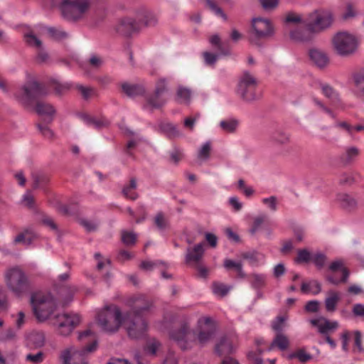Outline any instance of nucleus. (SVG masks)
<instances>
[{
  "instance_id": "nucleus-1",
  "label": "nucleus",
  "mask_w": 364,
  "mask_h": 364,
  "mask_svg": "<svg viewBox=\"0 0 364 364\" xmlns=\"http://www.w3.org/2000/svg\"><path fill=\"white\" fill-rule=\"evenodd\" d=\"M58 298H55L50 291H38L33 292L30 296V304L36 318L40 321L47 320L58 306V301L66 305L73 300L76 291L74 286L64 284H55Z\"/></svg>"
},
{
  "instance_id": "nucleus-2",
  "label": "nucleus",
  "mask_w": 364,
  "mask_h": 364,
  "mask_svg": "<svg viewBox=\"0 0 364 364\" xmlns=\"http://www.w3.org/2000/svg\"><path fill=\"white\" fill-rule=\"evenodd\" d=\"M125 305L129 308L124 328L128 336L132 339H141L146 336L149 325L142 314L149 311L152 303L143 295H135L129 297Z\"/></svg>"
},
{
  "instance_id": "nucleus-3",
  "label": "nucleus",
  "mask_w": 364,
  "mask_h": 364,
  "mask_svg": "<svg viewBox=\"0 0 364 364\" xmlns=\"http://www.w3.org/2000/svg\"><path fill=\"white\" fill-rule=\"evenodd\" d=\"M197 336L190 326L185 323L178 329L170 332V338L174 341L183 350L193 348L197 343L203 346L213 338L215 332V325L210 317L203 316L197 322Z\"/></svg>"
},
{
  "instance_id": "nucleus-4",
  "label": "nucleus",
  "mask_w": 364,
  "mask_h": 364,
  "mask_svg": "<svg viewBox=\"0 0 364 364\" xmlns=\"http://www.w3.org/2000/svg\"><path fill=\"white\" fill-rule=\"evenodd\" d=\"M127 311L123 313L117 305H107L98 310L96 321L100 328L107 333H115L124 326Z\"/></svg>"
},
{
  "instance_id": "nucleus-5",
  "label": "nucleus",
  "mask_w": 364,
  "mask_h": 364,
  "mask_svg": "<svg viewBox=\"0 0 364 364\" xmlns=\"http://www.w3.org/2000/svg\"><path fill=\"white\" fill-rule=\"evenodd\" d=\"M97 348L96 341L81 349L73 345L66 346L59 352V362L60 364H89L87 356L95 351Z\"/></svg>"
},
{
  "instance_id": "nucleus-6",
  "label": "nucleus",
  "mask_w": 364,
  "mask_h": 364,
  "mask_svg": "<svg viewBox=\"0 0 364 364\" xmlns=\"http://www.w3.org/2000/svg\"><path fill=\"white\" fill-rule=\"evenodd\" d=\"M4 281L8 289L15 296H21L29 288V279L19 267L8 268L4 272Z\"/></svg>"
},
{
  "instance_id": "nucleus-7",
  "label": "nucleus",
  "mask_w": 364,
  "mask_h": 364,
  "mask_svg": "<svg viewBox=\"0 0 364 364\" xmlns=\"http://www.w3.org/2000/svg\"><path fill=\"white\" fill-rule=\"evenodd\" d=\"M257 84V80L253 74L244 71L239 76L236 93L245 102L257 100L261 97V93L256 90Z\"/></svg>"
},
{
  "instance_id": "nucleus-8",
  "label": "nucleus",
  "mask_w": 364,
  "mask_h": 364,
  "mask_svg": "<svg viewBox=\"0 0 364 364\" xmlns=\"http://www.w3.org/2000/svg\"><path fill=\"white\" fill-rule=\"evenodd\" d=\"M54 4L65 18L71 20L80 19L90 8V0H54Z\"/></svg>"
},
{
  "instance_id": "nucleus-9",
  "label": "nucleus",
  "mask_w": 364,
  "mask_h": 364,
  "mask_svg": "<svg viewBox=\"0 0 364 364\" xmlns=\"http://www.w3.org/2000/svg\"><path fill=\"white\" fill-rule=\"evenodd\" d=\"M334 50L341 56H348L354 53L358 48L356 38L347 32H338L331 40Z\"/></svg>"
},
{
  "instance_id": "nucleus-10",
  "label": "nucleus",
  "mask_w": 364,
  "mask_h": 364,
  "mask_svg": "<svg viewBox=\"0 0 364 364\" xmlns=\"http://www.w3.org/2000/svg\"><path fill=\"white\" fill-rule=\"evenodd\" d=\"M80 314L75 312L58 314L54 319V326L60 336H69L82 322Z\"/></svg>"
},
{
  "instance_id": "nucleus-11",
  "label": "nucleus",
  "mask_w": 364,
  "mask_h": 364,
  "mask_svg": "<svg viewBox=\"0 0 364 364\" xmlns=\"http://www.w3.org/2000/svg\"><path fill=\"white\" fill-rule=\"evenodd\" d=\"M22 93L16 97L25 105L28 104L33 99L43 97L48 95L47 90L38 84L36 80H28L21 88Z\"/></svg>"
},
{
  "instance_id": "nucleus-12",
  "label": "nucleus",
  "mask_w": 364,
  "mask_h": 364,
  "mask_svg": "<svg viewBox=\"0 0 364 364\" xmlns=\"http://www.w3.org/2000/svg\"><path fill=\"white\" fill-rule=\"evenodd\" d=\"M333 22V16L328 11H316L308 17L306 26L314 31H321L328 28Z\"/></svg>"
},
{
  "instance_id": "nucleus-13",
  "label": "nucleus",
  "mask_w": 364,
  "mask_h": 364,
  "mask_svg": "<svg viewBox=\"0 0 364 364\" xmlns=\"http://www.w3.org/2000/svg\"><path fill=\"white\" fill-rule=\"evenodd\" d=\"M167 90V83L165 79H159L156 84L154 95L146 99L143 108L150 111L163 106L166 101L161 97V95Z\"/></svg>"
},
{
  "instance_id": "nucleus-14",
  "label": "nucleus",
  "mask_w": 364,
  "mask_h": 364,
  "mask_svg": "<svg viewBox=\"0 0 364 364\" xmlns=\"http://www.w3.org/2000/svg\"><path fill=\"white\" fill-rule=\"evenodd\" d=\"M252 28L256 37L265 38L274 33V28L268 18L257 17L252 20Z\"/></svg>"
},
{
  "instance_id": "nucleus-15",
  "label": "nucleus",
  "mask_w": 364,
  "mask_h": 364,
  "mask_svg": "<svg viewBox=\"0 0 364 364\" xmlns=\"http://www.w3.org/2000/svg\"><path fill=\"white\" fill-rule=\"evenodd\" d=\"M140 29V25L138 23L136 18L134 19L131 17L122 18L116 26V31L122 35H130L133 32Z\"/></svg>"
},
{
  "instance_id": "nucleus-16",
  "label": "nucleus",
  "mask_w": 364,
  "mask_h": 364,
  "mask_svg": "<svg viewBox=\"0 0 364 364\" xmlns=\"http://www.w3.org/2000/svg\"><path fill=\"white\" fill-rule=\"evenodd\" d=\"M309 321L312 326L317 327L318 331L322 334H326L339 326L338 321H330L323 316L311 319Z\"/></svg>"
},
{
  "instance_id": "nucleus-17",
  "label": "nucleus",
  "mask_w": 364,
  "mask_h": 364,
  "mask_svg": "<svg viewBox=\"0 0 364 364\" xmlns=\"http://www.w3.org/2000/svg\"><path fill=\"white\" fill-rule=\"evenodd\" d=\"M311 61L318 68H324L329 64V57L326 52L318 48H312L309 52Z\"/></svg>"
},
{
  "instance_id": "nucleus-18",
  "label": "nucleus",
  "mask_w": 364,
  "mask_h": 364,
  "mask_svg": "<svg viewBox=\"0 0 364 364\" xmlns=\"http://www.w3.org/2000/svg\"><path fill=\"white\" fill-rule=\"evenodd\" d=\"M319 87L325 97L329 99L332 105L336 108H344V105L338 93L328 84L319 83Z\"/></svg>"
},
{
  "instance_id": "nucleus-19",
  "label": "nucleus",
  "mask_w": 364,
  "mask_h": 364,
  "mask_svg": "<svg viewBox=\"0 0 364 364\" xmlns=\"http://www.w3.org/2000/svg\"><path fill=\"white\" fill-rule=\"evenodd\" d=\"M35 109L37 114L43 117L48 123L53 122L56 113V109L51 104L45 102H38Z\"/></svg>"
},
{
  "instance_id": "nucleus-20",
  "label": "nucleus",
  "mask_w": 364,
  "mask_h": 364,
  "mask_svg": "<svg viewBox=\"0 0 364 364\" xmlns=\"http://www.w3.org/2000/svg\"><path fill=\"white\" fill-rule=\"evenodd\" d=\"M136 18L140 25V28L143 26H153L157 21L154 14L144 8H141L136 11Z\"/></svg>"
},
{
  "instance_id": "nucleus-21",
  "label": "nucleus",
  "mask_w": 364,
  "mask_h": 364,
  "mask_svg": "<svg viewBox=\"0 0 364 364\" xmlns=\"http://www.w3.org/2000/svg\"><path fill=\"white\" fill-rule=\"evenodd\" d=\"M329 268L332 272L341 271L342 273V278L340 280L336 279L332 277H329L328 279L330 282H331L333 284H338L340 282H346V280L349 276V272L344 267V264H343V262L342 260L337 259V260L333 262L331 264Z\"/></svg>"
},
{
  "instance_id": "nucleus-22",
  "label": "nucleus",
  "mask_w": 364,
  "mask_h": 364,
  "mask_svg": "<svg viewBox=\"0 0 364 364\" xmlns=\"http://www.w3.org/2000/svg\"><path fill=\"white\" fill-rule=\"evenodd\" d=\"M307 26H299L295 28H291L290 37L292 40L298 42H304L310 40L311 33Z\"/></svg>"
},
{
  "instance_id": "nucleus-23",
  "label": "nucleus",
  "mask_w": 364,
  "mask_h": 364,
  "mask_svg": "<svg viewBox=\"0 0 364 364\" xmlns=\"http://www.w3.org/2000/svg\"><path fill=\"white\" fill-rule=\"evenodd\" d=\"M121 87L122 91L130 97L142 95L145 92V88L142 85L125 82L122 83Z\"/></svg>"
},
{
  "instance_id": "nucleus-24",
  "label": "nucleus",
  "mask_w": 364,
  "mask_h": 364,
  "mask_svg": "<svg viewBox=\"0 0 364 364\" xmlns=\"http://www.w3.org/2000/svg\"><path fill=\"white\" fill-rule=\"evenodd\" d=\"M203 246V244L200 243L195 245L193 248L188 249L186 255V262H198L204 254L205 250Z\"/></svg>"
},
{
  "instance_id": "nucleus-25",
  "label": "nucleus",
  "mask_w": 364,
  "mask_h": 364,
  "mask_svg": "<svg viewBox=\"0 0 364 364\" xmlns=\"http://www.w3.org/2000/svg\"><path fill=\"white\" fill-rule=\"evenodd\" d=\"M36 237V235L32 231L26 230L15 237L12 244L15 245L21 243L25 246H29L32 244Z\"/></svg>"
},
{
  "instance_id": "nucleus-26",
  "label": "nucleus",
  "mask_w": 364,
  "mask_h": 364,
  "mask_svg": "<svg viewBox=\"0 0 364 364\" xmlns=\"http://www.w3.org/2000/svg\"><path fill=\"white\" fill-rule=\"evenodd\" d=\"M235 348L232 341L228 337H222L215 347L216 352L220 354H228L232 353Z\"/></svg>"
},
{
  "instance_id": "nucleus-27",
  "label": "nucleus",
  "mask_w": 364,
  "mask_h": 364,
  "mask_svg": "<svg viewBox=\"0 0 364 364\" xmlns=\"http://www.w3.org/2000/svg\"><path fill=\"white\" fill-rule=\"evenodd\" d=\"M341 296L338 292L331 291L328 296L325 299L326 309L328 312H334L336 309L337 304L340 301Z\"/></svg>"
},
{
  "instance_id": "nucleus-28",
  "label": "nucleus",
  "mask_w": 364,
  "mask_h": 364,
  "mask_svg": "<svg viewBox=\"0 0 364 364\" xmlns=\"http://www.w3.org/2000/svg\"><path fill=\"white\" fill-rule=\"evenodd\" d=\"M28 344L35 348H41L45 343V336L42 332L33 331L27 336Z\"/></svg>"
},
{
  "instance_id": "nucleus-29",
  "label": "nucleus",
  "mask_w": 364,
  "mask_h": 364,
  "mask_svg": "<svg viewBox=\"0 0 364 364\" xmlns=\"http://www.w3.org/2000/svg\"><path fill=\"white\" fill-rule=\"evenodd\" d=\"M212 151V143L210 141H207L203 143L198 148L197 153V158L200 162H204L210 159Z\"/></svg>"
},
{
  "instance_id": "nucleus-30",
  "label": "nucleus",
  "mask_w": 364,
  "mask_h": 364,
  "mask_svg": "<svg viewBox=\"0 0 364 364\" xmlns=\"http://www.w3.org/2000/svg\"><path fill=\"white\" fill-rule=\"evenodd\" d=\"M336 200L342 207L346 209L353 208L357 204L354 198L345 193H338L336 196Z\"/></svg>"
},
{
  "instance_id": "nucleus-31",
  "label": "nucleus",
  "mask_w": 364,
  "mask_h": 364,
  "mask_svg": "<svg viewBox=\"0 0 364 364\" xmlns=\"http://www.w3.org/2000/svg\"><path fill=\"white\" fill-rule=\"evenodd\" d=\"M360 154V150L356 146H347L341 155L342 160L349 164L354 161Z\"/></svg>"
},
{
  "instance_id": "nucleus-32",
  "label": "nucleus",
  "mask_w": 364,
  "mask_h": 364,
  "mask_svg": "<svg viewBox=\"0 0 364 364\" xmlns=\"http://www.w3.org/2000/svg\"><path fill=\"white\" fill-rule=\"evenodd\" d=\"M301 291L304 294H311L314 295L318 294L321 291V287L317 281H310L309 282H304L301 284Z\"/></svg>"
},
{
  "instance_id": "nucleus-33",
  "label": "nucleus",
  "mask_w": 364,
  "mask_h": 364,
  "mask_svg": "<svg viewBox=\"0 0 364 364\" xmlns=\"http://www.w3.org/2000/svg\"><path fill=\"white\" fill-rule=\"evenodd\" d=\"M270 141L273 145H284L289 141V136L283 132H275L270 136Z\"/></svg>"
},
{
  "instance_id": "nucleus-34",
  "label": "nucleus",
  "mask_w": 364,
  "mask_h": 364,
  "mask_svg": "<svg viewBox=\"0 0 364 364\" xmlns=\"http://www.w3.org/2000/svg\"><path fill=\"white\" fill-rule=\"evenodd\" d=\"M219 125L223 132L233 133L237 130L239 122L235 119H226L220 121Z\"/></svg>"
},
{
  "instance_id": "nucleus-35",
  "label": "nucleus",
  "mask_w": 364,
  "mask_h": 364,
  "mask_svg": "<svg viewBox=\"0 0 364 364\" xmlns=\"http://www.w3.org/2000/svg\"><path fill=\"white\" fill-rule=\"evenodd\" d=\"M261 202L267 210L270 212H276L279 207V199L275 196L262 198Z\"/></svg>"
},
{
  "instance_id": "nucleus-36",
  "label": "nucleus",
  "mask_w": 364,
  "mask_h": 364,
  "mask_svg": "<svg viewBox=\"0 0 364 364\" xmlns=\"http://www.w3.org/2000/svg\"><path fill=\"white\" fill-rule=\"evenodd\" d=\"M192 93L190 89L179 86L176 92L177 100L181 103L188 104L191 99Z\"/></svg>"
},
{
  "instance_id": "nucleus-37",
  "label": "nucleus",
  "mask_w": 364,
  "mask_h": 364,
  "mask_svg": "<svg viewBox=\"0 0 364 364\" xmlns=\"http://www.w3.org/2000/svg\"><path fill=\"white\" fill-rule=\"evenodd\" d=\"M289 339L288 338L283 334H278L276 336L273 341L272 342L271 347L269 350L274 347H277L281 350H286L289 346Z\"/></svg>"
},
{
  "instance_id": "nucleus-38",
  "label": "nucleus",
  "mask_w": 364,
  "mask_h": 364,
  "mask_svg": "<svg viewBox=\"0 0 364 364\" xmlns=\"http://www.w3.org/2000/svg\"><path fill=\"white\" fill-rule=\"evenodd\" d=\"M353 80L359 95L364 97V70L354 73Z\"/></svg>"
},
{
  "instance_id": "nucleus-39",
  "label": "nucleus",
  "mask_w": 364,
  "mask_h": 364,
  "mask_svg": "<svg viewBox=\"0 0 364 364\" xmlns=\"http://www.w3.org/2000/svg\"><path fill=\"white\" fill-rule=\"evenodd\" d=\"M224 267L228 270L234 269L237 272L239 277H245V274L242 271V264L241 262H236L232 259H226L224 261Z\"/></svg>"
},
{
  "instance_id": "nucleus-40",
  "label": "nucleus",
  "mask_w": 364,
  "mask_h": 364,
  "mask_svg": "<svg viewBox=\"0 0 364 364\" xmlns=\"http://www.w3.org/2000/svg\"><path fill=\"white\" fill-rule=\"evenodd\" d=\"M161 129L169 137L180 136L182 135L181 132L177 129V127L171 123L163 124Z\"/></svg>"
},
{
  "instance_id": "nucleus-41",
  "label": "nucleus",
  "mask_w": 364,
  "mask_h": 364,
  "mask_svg": "<svg viewBox=\"0 0 364 364\" xmlns=\"http://www.w3.org/2000/svg\"><path fill=\"white\" fill-rule=\"evenodd\" d=\"M136 188V183L134 179L130 181L129 186L124 187L122 190L123 194L128 198L134 200L137 198V194L135 192Z\"/></svg>"
},
{
  "instance_id": "nucleus-42",
  "label": "nucleus",
  "mask_w": 364,
  "mask_h": 364,
  "mask_svg": "<svg viewBox=\"0 0 364 364\" xmlns=\"http://www.w3.org/2000/svg\"><path fill=\"white\" fill-rule=\"evenodd\" d=\"M286 21L287 23H299V26H306V23H308V18H303L299 14L290 13L287 14L286 17Z\"/></svg>"
},
{
  "instance_id": "nucleus-43",
  "label": "nucleus",
  "mask_w": 364,
  "mask_h": 364,
  "mask_svg": "<svg viewBox=\"0 0 364 364\" xmlns=\"http://www.w3.org/2000/svg\"><path fill=\"white\" fill-rule=\"evenodd\" d=\"M160 347L161 343L157 340L152 338L147 342L145 352L147 355H155Z\"/></svg>"
},
{
  "instance_id": "nucleus-44",
  "label": "nucleus",
  "mask_w": 364,
  "mask_h": 364,
  "mask_svg": "<svg viewBox=\"0 0 364 364\" xmlns=\"http://www.w3.org/2000/svg\"><path fill=\"white\" fill-rule=\"evenodd\" d=\"M230 289V287H228L223 283L215 282L213 284V292L217 296H224L229 292Z\"/></svg>"
},
{
  "instance_id": "nucleus-45",
  "label": "nucleus",
  "mask_w": 364,
  "mask_h": 364,
  "mask_svg": "<svg viewBox=\"0 0 364 364\" xmlns=\"http://www.w3.org/2000/svg\"><path fill=\"white\" fill-rule=\"evenodd\" d=\"M26 43L32 47L41 50L42 48L41 41L32 33H28L24 36Z\"/></svg>"
},
{
  "instance_id": "nucleus-46",
  "label": "nucleus",
  "mask_w": 364,
  "mask_h": 364,
  "mask_svg": "<svg viewBox=\"0 0 364 364\" xmlns=\"http://www.w3.org/2000/svg\"><path fill=\"white\" fill-rule=\"evenodd\" d=\"M85 120L87 125L96 129H101L104 127H107L109 124V122L107 119H98L96 118L86 117Z\"/></svg>"
},
{
  "instance_id": "nucleus-47",
  "label": "nucleus",
  "mask_w": 364,
  "mask_h": 364,
  "mask_svg": "<svg viewBox=\"0 0 364 364\" xmlns=\"http://www.w3.org/2000/svg\"><path fill=\"white\" fill-rule=\"evenodd\" d=\"M136 234L132 231L123 230L122 232V240L126 245H132L136 240Z\"/></svg>"
},
{
  "instance_id": "nucleus-48",
  "label": "nucleus",
  "mask_w": 364,
  "mask_h": 364,
  "mask_svg": "<svg viewBox=\"0 0 364 364\" xmlns=\"http://www.w3.org/2000/svg\"><path fill=\"white\" fill-rule=\"evenodd\" d=\"M265 221L264 215H257L253 218L252 225L250 228V232L255 234L261 229L262 225Z\"/></svg>"
},
{
  "instance_id": "nucleus-49",
  "label": "nucleus",
  "mask_w": 364,
  "mask_h": 364,
  "mask_svg": "<svg viewBox=\"0 0 364 364\" xmlns=\"http://www.w3.org/2000/svg\"><path fill=\"white\" fill-rule=\"evenodd\" d=\"M205 6L215 15L222 17L225 20L227 18L221 9L219 8L214 1L211 0H205Z\"/></svg>"
},
{
  "instance_id": "nucleus-50",
  "label": "nucleus",
  "mask_w": 364,
  "mask_h": 364,
  "mask_svg": "<svg viewBox=\"0 0 364 364\" xmlns=\"http://www.w3.org/2000/svg\"><path fill=\"white\" fill-rule=\"evenodd\" d=\"M311 355L303 350H299L289 355V358H297L299 361L305 363L311 359Z\"/></svg>"
},
{
  "instance_id": "nucleus-51",
  "label": "nucleus",
  "mask_w": 364,
  "mask_h": 364,
  "mask_svg": "<svg viewBox=\"0 0 364 364\" xmlns=\"http://www.w3.org/2000/svg\"><path fill=\"white\" fill-rule=\"evenodd\" d=\"M262 350L257 348L255 351H250L247 354L248 358L255 364H262L263 361L261 358Z\"/></svg>"
},
{
  "instance_id": "nucleus-52",
  "label": "nucleus",
  "mask_w": 364,
  "mask_h": 364,
  "mask_svg": "<svg viewBox=\"0 0 364 364\" xmlns=\"http://www.w3.org/2000/svg\"><path fill=\"white\" fill-rule=\"evenodd\" d=\"M311 260L318 268H322L326 264V257L324 254L317 252L312 255Z\"/></svg>"
},
{
  "instance_id": "nucleus-53",
  "label": "nucleus",
  "mask_w": 364,
  "mask_h": 364,
  "mask_svg": "<svg viewBox=\"0 0 364 364\" xmlns=\"http://www.w3.org/2000/svg\"><path fill=\"white\" fill-rule=\"evenodd\" d=\"M312 259V255L307 250H301L298 252L296 262L298 263L308 262Z\"/></svg>"
},
{
  "instance_id": "nucleus-54",
  "label": "nucleus",
  "mask_w": 364,
  "mask_h": 364,
  "mask_svg": "<svg viewBox=\"0 0 364 364\" xmlns=\"http://www.w3.org/2000/svg\"><path fill=\"white\" fill-rule=\"evenodd\" d=\"M228 204L235 212H239L243 208V203L237 196H231L228 199Z\"/></svg>"
},
{
  "instance_id": "nucleus-55",
  "label": "nucleus",
  "mask_w": 364,
  "mask_h": 364,
  "mask_svg": "<svg viewBox=\"0 0 364 364\" xmlns=\"http://www.w3.org/2000/svg\"><path fill=\"white\" fill-rule=\"evenodd\" d=\"M38 128L41 134L46 139H52L55 137L54 132L48 126L38 124Z\"/></svg>"
},
{
  "instance_id": "nucleus-56",
  "label": "nucleus",
  "mask_w": 364,
  "mask_h": 364,
  "mask_svg": "<svg viewBox=\"0 0 364 364\" xmlns=\"http://www.w3.org/2000/svg\"><path fill=\"white\" fill-rule=\"evenodd\" d=\"M199 114H196L194 117H188L185 118L183 121V126L188 129L190 131H193L196 122L199 119Z\"/></svg>"
},
{
  "instance_id": "nucleus-57",
  "label": "nucleus",
  "mask_w": 364,
  "mask_h": 364,
  "mask_svg": "<svg viewBox=\"0 0 364 364\" xmlns=\"http://www.w3.org/2000/svg\"><path fill=\"white\" fill-rule=\"evenodd\" d=\"M155 224L160 230H164L167 227L168 223L162 213H158L155 217Z\"/></svg>"
},
{
  "instance_id": "nucleus-58",
  "label": "nucleus",
  "mask_w": 364,
  "mask_h": 364,
  "mask_svg": "<svg viewBox=\"0 0 364 364\" xmlns=\"http://www.w3.org/2000/svg\"><path fill=\"white\" fill-rule=\"evenodd\" d=\"M78 90L81 92L85 99H88L95 93V90L90 87H85L83 85H77Z\"/></svg>"
},
{
  "instance_id": "nucleus-59",
  "label": "nucleus",
  "mask_w": 364,
  "mask_h": 364,
  "mask_svg": "<svg viewBox=\"0 0 364 364\" xmlns=\"http://www.w3.org/2000/svg\"><path fill=\"white\" fill-rule=\"evenodd\" d=\"M203 56L205 64L208 65H214L218 58V55L210 52H204Z\"/></svg>"
},
{
  "instance_id": "nucleus-60",
  "label": "nucleus",
  "mask_w": 364,
  "mask_h": 364,
  "mask_svg": "<svg viewBox=\"0 0 364 364\" xmlns=\"http://www.w3.org/2000/svg\"><path fill=\"white\" fill-rule=\"evenodd\" d=\"M26 359L33 364H38L43 361V354L41 352H38L36 354H28Z\"/></svg>"
},
{
  "instance_id": "nucleus-61",
  "label": "nucleus",
  "mask_w": 364,
  "mask_h": 364,
  "mask_svg": "<svg viewBox=\"0 0 364 364\" xmlns=\"http://www.w3.org/2000/svg\"><path fill=\"white\" fill-rule=\"evenodd\" d=\"M70 87L71 85L69 82H56L54 85L55 91L59 95H61L67 90H70Z\"/></svg>"
},
{
  "instance_id": "nucleus-62",
  "label": "nucleus",
  "mask_w": 364,
  "mask_h": 364,
  "mask_svg": "<svg viewBox=\"0 0 364 364\" xmlns=\"http://www.w3.org/2000/svg\"><path fill=\"white\" fill-rule=\"evenodd\" d=\"M266 276L264 274H254L252 275V284L255 287H259L265 282Z\"/></svg>"
},
{
  "instance_id": "nucleus-63",
  "label": "nucleus",
  "mask_w": 364,
  "mask_h": 364,
  "mask_svg": "<svg viewBox=\"0 0 364 364\" xmlns=\"http://www.w3.org/2000/svg\"><path fill=\"white\" fill-rule=\"evenodd\" d=\"M313 102H314V105H316L318 107H319L322 111H323L324 112L328 114L331 117H333V118L335 117V115L333 113V112L330 109L326 107L321 100H319L317 98H314Z\"/></svg>"
},
{
  "instance_id": "nucleus-64",
  "label": "nucleus",
  "mask_w": 364,
  "mask_h": 364,
  "mask_svg": "<svg viewBox=\"0 0 364 364\" xmlns=\"http://www.w3.org/2000/svg\"><path fill=\"white\" fill-rule=\"evenodd\" d=\"M319 302L316 300H312L307 302L305 306V310L309 312H317L319 308Z\"/></svg>"
}]
</instances>
